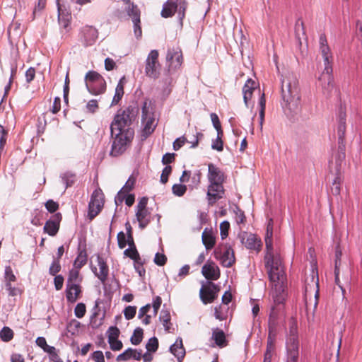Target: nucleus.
<instances>
[{
    "mask_svg": "<svg viewBox=\"0 0 362 362\" xmlns=\"http://www.w3.org/2000/svg\"><path fill=\"white\" fill-rule=\"evenodd\" d=\"M270 223L267 226V236L265 238L266 254L264 256V264L269 281L274 286L272 292V298L275 305L272 308L269 317V329L270 334L276 332L277 320L279 312L284 308L285 300L284 282L286 280L284 267L279 254L274 253L272 247V228Z\"/></svg>",
    "mask_w": 362,
    "mask_h": 362,
    "instance_id": "1",
    "label": "nucleus"
},
{
    "mask_svg": "<svg viewBox=\"0 0 362 362\" xmlns=\"http://www.w3.org/2000/svg\"><path fill=\"white\" fill-rule=\"evenodd\" d=\"M319 43L325 65L324 70L319 77V81L320 82L324 93L329 94L334 87L333 77L332 75L333 57L325 34L320 35Z\"/></svg>",
    "mask_w": 362,
    "mask_h": 362,
    "instance_id": "2",
    "label": "nucleus"
},
{
    "mask_svg": "<svg viewBox=\"0 0 362 362\" xmlns=\"http://www.w3.org/2000/svg\"><path fill=\"white\" fill-rule=\"evenodd\" d=\"M112 144L110 155L117 157L123 154L131 146L134 137V130L132 128H127L124 131L113 134Z\"/></svg>",
    "mask_w": 362,
    "mask_h": 362,
    "instance_id": "3",
    "label": "nucleus"
},
{
    "mask_svg": "<svg viewBox=\"0 0 362 362\" xmlns=\"http://www.w3.org/2000/svg\"><path fill=\"white\" fill-rule=\"evenodd\" d=\"M141 115V133L142 140L147 139L155 131L158 122L156 120L154 108L152 106L151 101L148 99L144 100L142 105Z\"/></svg>",
    "mask_w": 362,
    "mask_h": 362,
    "instance_id": "4",
    "label": "nucleus"
},
{
    "mask_svg": "<svg viewBox=\"0 0 362 362\" xmlns=\"http://www.w3.org/2000/svg\"><path fill=\"white\" fill-rule=\"evenodd\" d=\"M137 115L135 107L129 106L125 110H119L115 115L110 125L111 134L113 136L115 131H124L132 124Z\"/></svg>",
    "mask_w": 362,
    "mask_h": 362,
    "instance_id": "5",
    "label": "nucleus"
},
{
    "mask_svg": "<svg viewBox=\"0 0 362 362\" xmlns=\"http://www.w3.org/2000/svg\"><path fill=\"white\" fill-rule=\"evenodd\" d=\"M281 95L286 103L298 101L300 99L298 87V79L292 73H288L282 76Z\"/></svg>",
    "mask_w": 362,
    "mask_h": 362,
    "instance_id": "6",
    "label": "nucleus"
},
{
    "mask_svg": "<svg viewBox=\"0 0 362 362\" xmlns=\"http://www.w3.org/2000/svg\"><path fill=\"white\" fill-rule=\"evenodd\" d=\"M87 90L93 95H100L106 90V81L104 78L95 71H88L84 77Z\"/></svg>",
    "mask_w": 362,
    "mask_h": 362,
    "instance_id": "7",
    "label": "nucleus"
},
{
    "mask_svg": "<svg viewBox=\"0 0 362 362\" xmlns=\"http://www.w3.org/2000/svg\"><path fill=\"white\" fill-rule=\"evenodd\" d=\"M287 358L286 362H298V338L296 322L293 321L286 341Z\"/></svg>",
    "mask_w": 362,
    "mask_h": 362,
    "instance_id": "8",
    "label": "nucleus"
},
{
    "mask_svg": "<svg viewBox=\"0 0 362 362\" xmlns=\"http://www.w3.org/2000/svg\"><path fill=\"white\" fill-rule=\"evenodd\" d=\"M159 53L156 49L151 50L145 62V74L148 78L157 79L160 74L161 65L158 60Z\"/></svg>",
    "mask_w": 362,
    "mask_h": 362,
    "instance_id": "9",
    "label": "nucleus"
},
{
    "mask_svg": "<svg viewBox=\"0 0 362 362\" xmlns=\"http://www.w3.org/2000/svg\"><path fill=\"white\" fill-rule=\"evenodd\" d=\"M215 257L219 259L224 267H231L235 262V254L233 248L228 244L219 245L214 251Z\"/></svg>",
    "mask_w": 362,
    "mask_h": 362,
    "instance_id": "10",
    "label": "nucleus"
},
{
    "mask_svg": "<svg viewBox=\"0 0 362 362\" xmlns=\"http://www.w3.org/2000/svg\"><path fill=\"white\" fill-rule=\"evenodd\" d=\"M105 197L101 189L98 188L91 194L88 204V218L93 220L97 216L103 208Z\"/></svg>",
    "mask_w": 362,
    "mask_h": 362,
    "instance_id": "11",
    "label": "nucleus"
},
{
    "mask_svg": "<svg viewBox=\"0 0 362 362\" xmlns=\"http://www.w3.org/2000/svg\"><path fill=\"white\" fill-rule=\"evenodd\" d=\"M220 288L211 281L202 285L199 291V296L204 304L213 303L218 297Z\"/></svg>",
    "mask_w": 362,
    "mask_h": 362,
    "instance_id": "12",
    "label": "nucleus"
},
{
    "mask_svg": "<svg viewBox=\"0 0 362 362\" xmlns=\"http://www.w3.org/2000/svg\"><path fill=\"white\" fill-rule=\"evenodd\" d=\"M315 303H314V309L317 308V303H318V296H319V291H318V272L316 267H313L312 269V274H311V278H310V282L308 281V279H305V306L306 308H309V303L307 300L308 293L310 291H315Z\"/></svg>",
    "mask_w": 362,
    "mask_h": 362,
    "instance_id": "13",
    "label": "nucleus"
},
{
    "mask_svg": "<svg viewBox=\"0 0 362 362\" xmlns=\"http://www.w3.org/2000/svg\"><path fill=\"white\" fill-rule=\"evenodd\" d=\"M166 59L169 63L170 70H177L180 69L183 63V55L180 47H175L168 49Z\"/></svg>",
    "mask_w": 362,
    "mask_h": 362,
    "instance_id": "14",
    "label": "nucleus"
},
{
    "mask_svg": "<svg viewBox=\"0 0 362 362\" xmlns=\"http://www.w3.org/2000/svg\"><path fill=\"white\" fill-rule=\"evenodd\" d=\"M239 238L241 243L247 249L257 251L260 250L262 246L261 240L256 235L247 232H243L239 235Z\"/></svg>",
    "mask_w": 362,
    "mask_h": 362,
    "instance_id": "15",
    "label": "nucleus"
},
{
    "mask_svg": "<svg viewBox=\"0 0 362 362\" xmlns=\"http://www.w3.org/2000/svg\"><path fill=\"white\" fill-rule=\"evenodd\" d=\"M62 218L61 213H56L46 221L43 230L50 236L57 235L59 230L60 223Z\"/></svg>",
    "mask_w": 362,
    "mask_h": 362,
    "instance_id": "16",
    "label": "nucleus"
},
{
    "mask_svg": "<svg viewBox=\"0 0 362 362\" xmlns=\"http://www.w3.org/2000/svg\"><path fill=\"white\" fill-rule=\"evenodd\" d=\"M202 273L207 280L210 281L217 280L221 276L218 267L213 261H207L202 267Z\"/></svg>",
    "mask_w": 362,
    "mask_h": 362,
    "instance_id": "17",
    "label": "nucleus"
},
{
    "mask_svg": "<svg viewBox=\"0 0 362 362\" xmlns=\"http://www.w3.org/2000/svg\"><path fill=\"white\" fill-rule=\"evenodd\" d=\"M224 194L223 183L209 182L207 191V197L209 204L215 203L218 199L222 198Z\"/></svg>",
    "mask_w": 362,
    "mask_h": 362,
    "instance_id": "18",
    "label": "nucleus"
},
{
    "mask_svg": "<svg viewBox=\"0 0 362 362\" xmlns=\"http://www.w3.org/2000/svg\"><path fill=\"white\" fill-rule=\"evenodd\" d=\"M207 177L209 182L214 183H223L225 176L223 172L213 163L208 164V175Z\"/></svg>",
    "mask_w": 362,
    "mask_h": 362,
    "instance_id": "19",
    "label": "nucleus"
},
{
    "mask_svg": "<svg viewBox=\"0 0 362 362\" xmlns=\"http://www.w3.org/2000/svg\"><path fill=\"white\" fill-rule=\"evenodd\" d=\"M81 38L85 46L93 45L98 38L97 30L92 26L83 27L81 30Z\"/></svg>",
    "mask_w": 362,
    "mask_h": 362,
    "instance_id": "20",
    "label": "nucleus"
},
{
    "mask_svg": "<svg viewBox=\"0 0 362 362\" xmlns=\"http://www.w3.org/2000/svg\"><path fill=\"white\" fill-rule=\"evenodd\" d=\"M98 264L99 267V272L97 271L96 268L93 269V272L95 273V276L103 282L104 283L108 276L109 274V268L107 265L106 262L100 256H98Z\"/></svg>",
    "mask_w": 362,
    "mask_h": 362,
    "instance_id": "21",
    "label": "nucleus"
},
{
    "mask_svg": "<svg viewBox=\"0 0 362 362\" xmlns=\"http://www.w3.org/2000/svg\"><path fill=\"white\" fill-rule=\"evenodd\" d=\"M81 293V287L78 284L66 285V298L70 303H74L80 298Z\"/></svg>",
    "mask_w": 362,
    "mask_h": 362,
    "instance_id": "22",
    "label": "nucleus"
},
{
    "mask_svg": "<svg viewBox=\"0 0 362 362\" xmlns=\"http://www.w3.org/2000/svg\"><path fill=\"white\" fill-rule=\"evenodd\" d=\"M202 243L204 245L206 250H211L216 245V236L212 229H208L206 228L202 235Z\"/></svg>",
    "mask_w": 362,
    "mask_h": 362,
    "instance_id": "23",
    "label": "nucleus"
},
{
    "mask_svg": "<svg viewBox=\"0 0 362 362\" xmlns=\"http://www.w3.org/2000/svg\"><path fill=\"white\" fill-rule=\"evenodd\" d=\"M256 89V83L252 79L247 80L243 88V100L245 105L248 106V102L251 100L254 90Z\"/></svg>",
    "mask_w": 362,
    "mask_h": 362,
    "instance_id": "24",
    "label": "nucleus"
},
{
    "mask_svg": "<svg viewBox=\"0 0 362 362\" xmlns=\"http://www.w3.org/2000/svg\"><path fill=\"white\" fill-rule=\"evenodd\" d=\"M178 0H168L163 6L161 16L163 18L172 17L177 11Z\"/></svg>",
    "mask_w": 362,
    "mask_h": 362,
    "instance_id": "25",
    "label": "nucleus"
},
{
    "mask_svg": "<svg viewBox=\"0 0 362 362\" xmlns=\"http://www.w3.org/2000/svg\"><path fill=\"white\" fill-rule=\"evenodd\" d=\"M170 351L177 358L178 361L181 362L185 356V349L182 339H177L170 346Z\"/></svg>",
    "mask_w": 362,
    "mask_h": 362,
    "instance_id": "26",
    "label": "nucleus"
},
{
    "mask_svg": "<svg viewBox=\"0 0 362 362\" xmlns=\"http://www.w3.org/2000/svg\"><path fill=\"white\" fill-rule=\"evenodd\" d=\"M134 358L136 361H140L141 358V350L137 351L136 349H128L117 357V361H126L130 358Z\"/></svg>",
    "mask_w": 362,
    "mask_h": 362,
    "instance_id": "27",
    "label": "nucleus"
},
{
    "mask_svg": "<svg viewBox=\"0 0 362 362\" xmlns=\"http://www.w3.org/2000/svg\"><path fill=\"white\" fill-rule=\"evenodd\" d=\"M126 83V78L125 76H123L120 78L119 81L116 88H115V95L113 97V99L111 103V105H116L119 103V102L122 100L124 93V84Z\"/></svg>",
    "mask_w": 362,
    "mask_h": 362,
    "instance_id": "28",
    "label": "nucleus"
},
{
    "mask_svg": "<svg viewBox=\"0 0 362 362\" xmlns=\"http://www.w3.org/2000/svg\"><path fill=\"white\" fill-rule=\"evenodd\" d=\"M136 183V178L134 176H130L127 181L126 182L124 187L121 189V190L117 194V198L120 200V202H122L124 195L132 191Z\"/></svg>",
    "mask_w": 362,
    "mask_h": 362,
    "instance_id": "29",
    "label": "nucleus"
},
{
    "mask_svg": "<svg viewBox=\"0 0 362 362\" xmlns=\"http://www.w3.org/2000/svg\"><path fill=\"white\" fill-rule=\"evenodd\" d=\"M57 8H58V18L59 24L65 29H66L70 24V21L71 19V14L69 13H65L64 11L62 10L61 6L59 4V1H57Z\"/></svg>",
    "mask_w": 362,
    "mask_h": 362,
    "instance_id": "30",
    "label": "nucleus"
},
{
    "mask_svg": "<svg viewBox=\"0 0 362 362\" xmlns=\"http://www.w3.org/2000/svg\"><path fill=\"white\" fill-rule=\"evenodd\" d=\"M212 338L214 340L216 344L222 348L228 345V342L226 339V334L224 332L219 329H215L213 332Z\"/></svg>",
    "mask_w": 362,
    "mask_h": 362,
    "instance_id": "31",
    "label": "nucleus"
},
{
    "mask_svg": "<svg viewBox=\"0 0 362 362\" xmlns=\"http://www.w3.org/2000/svg\"><path fill=\"white\" fill-rule=\"evenodd\" d=\"M136 216L139 223V227L144 228L150 222V213L146 210H137Z\"/></svg>",
    "mask_w": 362,
    "mask_h": 362,
    "instance_id": "32",
    "label": "nucleus"
},
{
    "mask_svg": "<svg viewBox=\"0 0 362 362\" xmlns=\"http://www.w3.org/2000/svg\"><path fill=\"white\" fill-rule=\"evenodd\" d=\"M159 319L162 322L165 329L170 332L171 329L172 324L170 322L171 316L170 313L168 310H162L160 314Z\"/></svg>",
    "mask_w": 362,
    "mask_h": 362,
    "instance_id": "33",
    "label": "nucleus"
},
{
    "mask_svg": "<svg viewBox=\"0 0 362 362\" xmlns=\"http://www.w3.org/2000/svg\"><path fill=\"white\" fill-rule=\"evenodd\" d=\"M124 255L134 260L135 263L142 264V261L136 247H129L126 249L124 251Z\"/></svg>",
    "mask_w": 362,
    "mask_h": 362,
    "instance_id": "34",
    "label": "nucleus"
},
{
    "mask_svg": "<svg viewBox=\"0 0 362 362\" xmlns=\"http://www.w3.org/2000/svg\"><path fill=\"white\" fill-rule=\"evenodd\" d=\"M192 136L188 139H187L186 142H188L192 144V148H195L199 144V141L204 137V134L201 132H198L197 129L194 128L192 129Z\"/></svg>",
    "mask_w": 362,
    "mask_h": 362,
    "instance_id": "35",
    "label": "nucleus"
},
{
    "mask_svg": "<svg viewBox=\"0 0 362 362\" xmlns=\"http://www.w3.org/2000/svg\"><path fill=\"white\" fill-rule=\"evenodd\" d=\"M13 331L8 327H4L0 331V338L4 342H8L13 339Z\"/></svg>",
    "mask_w": 362,
    "mask_h": 362,
    "instance_id": "36",
    "label": "nucleus"
},
{
    "mask_svg": "<svg viewBox=\"0 0 362 362\" xmlns=\"http://www.w3.org/2000/svg\"><path fill=\"white\" fill-rule=\"evenodd\" d=\"M126 11L128 16L132 18V21L136 20L137 22L139 21V19L140 18V11L136 4H131V6H129L126 8Z\"/></svg>",
    "mask_w": 362,
    "mask_h": 362,
    "instance_id": "37",
    "label": "nucleus"
},
{
    "mask_svg": "<svg viewBox=\"0 0 362 362\" xmlns=\"http://www.w3.org/2000/svg\"><path fill=\"white\" fill-rule=\"evenodd\" d=\"M81 281V279H79V269L74 268L70 270L66 285L78 284Z\"/></svg>",
    "mask_w": 362,
    "mask_h": 362,
    "instance_id": "38",
    "label": "nucleus"
},
{
    "mask_svg": "<svg viewBox=\"0 0 362 362\" xmlns=\"http://www.w3.org/2000/svg\"><path fill=\"white\" fill-rule=\"evenodd\" d=\"M259 124L261 129L262 128L263 122L264 120V115H265V108H266V99L264 93H262L259 101Z\"/></svg>",
    "mask_w": 362,
    "mask_h": 362,
    "instance_id": "39",
    "label": "nucleus"
},
{
    "mask_svg": "<svg viewBox=\"0 0 362 362\" xmlns=\"http://www.w3.org/2000/svg\"><path fill=\"white\" fill-rule=\"evenodd\" d=\"M144 331L141 328L137 327L134 329L131 337V342L134 345L139 344L143 339Z\"/></svg>",
    "mask_w": 362,
    "mask_h": 362,
    "instance_id": "40",
    "label": "nucleus"
},
{
    "mask_svg": "<svg viewBox=\"0 0 362 362\" xmlns=\"http://www.w3.org/2000/svg\"><path fill=\"white\" fill-rule=\"evenodd\" d=\"M86 262L87 256L86 252H81L74 261V268L80 269L83 265L86 264Z\"/></svg>",
    "mask_w": 362,
    "mask_h": 362,
    "instance_id": "41",
    "label": "nucleus"
},
{
    "mask_svg": "<svg viewBox=\"0 0 362 362\" xmlns=\"http://www.w3.org/2000/svg\"><path fill=\"white\" fill-rule=\"evenodd\" d=\"M187 3L186 2L185 0H178V6L177 11L181 23H182V20L185 17V11L187 9Z\"/></svg>",
    "mask_w": 362,
    "mask_h": 362,
    "instance_id": "42",
    "label": "nucleus"
},
{
    "mask_svg": "<svg viewBox=\"0 0 362 362\" xmlns=\"http://www.w3.org/2000/svg\"><path fill=\"white\" fill-rule=\"evenodd\" d=\"M146 348L148 352H156L158 348V340L156 337H152L146 343Z\"/></svg>",
    "mask_w": 362,
    "mask_h": 362,
    "instance_id": "43",
    "label": "nucleus"
},
{
    "mask_svg": "<svg viewBox=\"0 0 362 362\" xmlns=\"http://www.w3.org/2000/svg\"><path fill=\"white\" fill-rule=\"evenodd\" d=\"M173 192L175 195L182 197L187 191V187L182 184H175L172 187Z\"/></svg>",
    "mask_w": 362,
    "mask_h": 362,
    "instance_id": "44",
    "label": "nucleus"
},
{
    "mask_svg": "<svg viewBox=\"0 0 362 362\" xmlns=\"http://www.w3.org/2000/svg\"><path fill=\"white\" fill-rule=\"evenodd\" d=\"M119 333V329L117 327H110L107 330L108 342L118 339Z\"/></svg>",
    "mask_w": 362,
    "mask_h": 362,
    "instance_id": "45",
    "label": "nucleus"
},
{
    "mask_svg": "<svg viewBox=\"0 0 362 362\" xmlns=\"http://www.w3.org/2000/svg\"><path fill=\"white\" fill-rule=\"evenodd\" d=\"M136 313V306H132L129 305L126 307L124 310V317L129 320L133 319Z\"/></svg>",
    "mask_w": 362,
    "mask_h": 362,
    "instance_id": "46",
    "label": "nucleus"
},
{
    "mask_svg": "<svg viewBox=\"0 0 362 362\" xmlns=\"http://www.w3.org/2000/svg\"><path fill=\"white\" fill-rule=\"evenodd\" d=\"M86 313V305L83 303H79L76 305L74 309V314L76 317L82 318Z\"/></svg>",
    "mask_w": 362,
    "mask_h": 362,
    "instance_id": "47",
    "label": "nucleus"
},
{
    "mask_svg": "<svg viewBox=\"0 0 362 362\" xmlns=\"http://www.w3.org/2000/svg\"><path fill=\"white\" fill-rule=\"evenodd\" d=\"M341 178L339 176H337L332 182L331 188L332 192L334 195H339L341 191Z\"/></svg>",
    "mask_w": 362,
    "mask_h": 362,
    "instance_id": "48",
    "label": "nucleus"
},
{
    "mask_svg": "<svg viewBox=\"0 0 362 362\" xmlns=\"http://www.w3.org/2000/svg\"><path fill=\"white\" fill-rule=\"evenodd\" d=\"M230 229V223L227 221H224L220 224V234L222 239H225L228 235Z\"/></svg>",
    "mask_w": 362,
    "mask_h": 362,
    "instance_id": "49",
    "label": "nucleus"
},
{
    "mask_svg": "<svg viewBox=\"0 0 362 362\" xmlns=\"http://www.w3.org/2000/svg\"><path fill=\"white\" fill-rule=\"evenodd\" d=\"M172 173V167L170 165H166L162 171L160 175V182L163 184H165L168 181V177Z\"/></svg>",
    "mask_w": 362,
    "mask_h": 362,
    "instance_id": "50",
    "label": "nucleus"
},
{
    "mask_svg": "<svg viewBox=\"0 0 362 362\" xmlns=\"http://www.w3.org/2000/svg\"><path fill=\"white\" fill-rule=\"evenodd\" d=\"M45 205L49 213H54L59 209V204L52 199L47 200Z\"/></svg>",
    "mask_w": 362,
    "mask_h": 362,
    "instance_id": "51",
    "label": "nucleus"
},
{
    "mask_svg": "<svg viewBox=\"0 0 362 362\" xmlns=\"http://www.w3.org/2000/svg\"><path fill=\"white\" fill-rule=\"evenodd\" d=\"M235 221L238 224H243L246 221V217L245 216L244 211L240 209L237 208L235 211Z\"/></svg>",
    "mask_w": 362,
    "mask_h": 362,
    "instance_id": "52",
    "label": "nucleus"
},
{
    "mask_svg": "<svg viewBox=\"0 0 362 362\" xmlns=\"http://www.w3.org/2000/svg\"><path fill=\"white\" fill-rule=\"evenodd\" d=\"M117 243H118V247L120 249H123L127 245V239L126 235L123 231H120L117 233Z\"/></svg>",
    "mask_w": 362,
    "mask_h": 362,
    "instance_id": "53",
    "label": "nucleus"
},
{
    "mask_svg": "<svg viewBox=\"0 0 362 362\" xmlns=\"http://www.w3.org/2000/svg\"><path fill=\"white\" fill-rule=\"evenodd\" d=\"M134 23V33L137 39H139L142 36V30L141 27V19H139L137 22L136 20L132 21Z\"/></svg>",
    "mask_w": 362,
    "mask_h": 362,
    "instance_id": "54",
    "label": "nucleus"
},
{
    "mask_svg": "<svg viewBox=\"0 0 362 362\" xmlns=\"http://www.w3.org/2000/svg\"><path fill=\"white\" fill-rule=\"evenodd\" d=\"M167 262V257L164 254L157 252L154 257V262L158 266H163Z\"/></svg>",
    "mask_w": 362,
    "mask_h": 362,
    "instance_id": "55",
    "label": "nucleus"
},
{
    "mask_svg": "<svg viewBox=\"0 0 362 362\" xmlns=\"http://www.w3.org/2000/svg\"><path fill=\"white\" fill-rule=\"evenodd\" d=\"M61 269V265L58 259L54 260L52 263L49 272L52 276H55Z\"/></svg>",
    "mask_w": 362,
    "mask_h": 362,
    "instance_id": "56",
    "label": "nucleus"
},
{
    "mask_svg": "<svg viewBox=\"0 0 362 362\" xmlns=\"http://www.w3.org/2000/svg\"><path fill=\"white\" fill-rule=\"evenodd\" d=\"M5 278L6 281L9 282H14L16 280V277L13 273V270L10 266L6 267Z\"/></svg>",
    "mask_w": 362,
    "mask_h": 362,
    "instance_id": "57",
    "label": "nucleus"
},
{
    "mask_svg": "<svg viewBox=\"0 0 362 362\" xmlns=\"http://www.w3.org/2000/svg\"><path fill=\"white\" fill-rule=\"evenodd\" d=\"M63 180L66 184V187L67 188L71 187L74 184L76 181V176L73 174H66L63 177Z\"/></svg>",
    "mask_w": 362,
    "mask_h": 362,
    "instance_id": "58",
    "label": "nucleus"
},
{
    "mask_svg": "<svg viewBox=\"0 0 362 362\" xmlns=\"http://www.w3.org/2000/svg\"><path fill=\"white\" fill-rule=\"evenodd\" d=\"M211 148L214 150H216L219 152L222 151L223 150V140L221 139L216 138L214 141H213Z\"/></svg>",
    "mask_w": 362,
    "mask_h": 362,
    "instance_id": "59",
    "label": "nucleus"
},
{
    "mask_svg": "<svg viewBox=\"0 0 362 362\" xmlns=\"http://www.w3.org/2000/svg\"><path fill=\"white\" fill-rule=\"evenodd\" d=\"M187 138L181 136L177 138L173 143V149L175 151L179 150L186 142Z\"/></svg>",
    "mask_w": 362,
    "mask_h": 362,
    "instance_id": "60",
    "label": "nucleus"
},
{
    "mask_svg": "<svg viewBox=\"0 0 362 362\" xmlns=\"http://www.w3.org/2000/svg\"><path fill=\"white\" fill-rule=\"evenodd\" d=\"M61 109V99L59 97H56L54 100V103L51 109V112L53 114H57Z\"/></svg>",
    "mask_w": 362,
    "mask_h": 362,
    "instance_id": "61",
    "label": "nucleus"
},
{
    "mask_svg": "<svg viewBox=\"0 0 362 362\" xmlns=\"http://www.w3.org/2000/svg\"><path fill=\"white\" fill-rule=\"evenodd\" d=\"M54 284L56 290L59 291L63 287L64 278L62 275H57L54 277Z\"/></svg>",
    "mask_w": 362,
    "mask_h": 362,
    "instance_id": "62",
    "label": "nucleus"
},
{
    "mask_svg": "<svg viewBox=\"0 0 362 362\" xmlns=\"http://www.w3.org/2000/svg\"><path fill=\"white\" fill-rule=\"evenodd\" d=\"M86 108L90 112L94 113L98 108V101L96 100H90L88 103Z\"/></svg>",
    "mask_w": 362,
    "mask_h": 362,
    "instance_id": "63",
    "label": "nucleus"
},
{
    "mask_svg": "<svg viewBox=\"0 0 362 362\" xmlns=\"http://www.w3.org/2000/svg\"><path fill=\"white\" fill-rule=\"evenodd\" d=\"M92 358L95 362H105L104 355L101 351H95L92 354Z\"/></svg>",
    "mask_w": 362,
    "mask_h": 362,
    "instance_id": "64",
    "label": "nucleus"
}]
</instances>
